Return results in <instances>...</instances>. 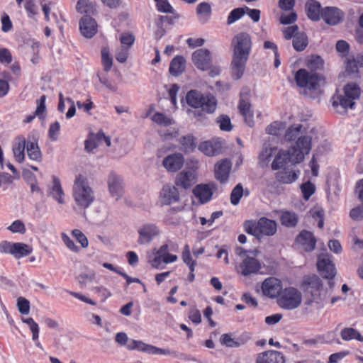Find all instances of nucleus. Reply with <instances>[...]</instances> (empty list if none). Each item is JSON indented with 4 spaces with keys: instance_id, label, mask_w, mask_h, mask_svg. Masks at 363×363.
Here are the masks:
<instances>
[{
    "instance_id": "nucleus-6",
    "label": "nucleus",
    "mask_w": 363,
    "mask_h": 363,
    "mask_svg": "<svg viewBox=\"0 0 363 363\" xmlns=\"http://www.w3.org/2000/svg\"><path fill=\"white\" fill-rule=\"evenodd\" d=\"M244 228L248 234L261 238L263 236L274 235L277 230V224L273 220L262 217L257 221L247 220Z\"/></svg>"
},
{
    "instance_id": "nucleus-60",
    "label": "nucleus",
    "mask_w": 363,
    "mask_h": 363,
    "mask_svg": "<svg viewBox=\"0 0 363 363\" xmlns=\"http://www.w3.org/2000/svg\"><path fill=\"white\" fill-rule=\"evenodd\" d=\"M99 82L105 86L109 91L116 92L118 90L117 84L112 80L108 79L106 76L98 74Z\"/></svg>"
},
{
    "instance_id": "nucleus-20",
    "label": "nucleus",
    "mask_w": 363,
    "mask_h": 363,
    "mask_svg": "<svg viewBox=\"0 0 363 363\" xmlns=\"http://www.w3.org/2000/svg\"><path fill=\"white\" fill-rule=\"evenodd\" d=\"M179 199V193L177 187L171 184L162 186L160 193V201L164 205H169L177 202Z\"/></svg>"
},
{
    "instance_id": "nucleus-51",
    "label": "nucleus",
    "mask_w": 363,
    "mask_h": 363,
    "mask_svg": "<svg viewBox=\"0 0 363 363\" xmlns=\"http://www.w3.org/2000/svg\"><path fill=\"white\" fill-rule=\"evenodd\" d=\"M244 194V190L241 184H237L230 194V203L236 206L239 203L240 199Z\"/></svg>"
},
{
    "instance_id": "nucleus-10",
    "label": "nucleus",
    "mask_w": 363,
    "mask_h": 363,
    "mask_svg": "<svg viewBox=\"0 0 363 363\" xmlns=\"http://www.w3.org/2000/svg\"><path fill=\"white\" fill-rule=\"evenodd\" d=\"M317 268L321 276L329 279L328 284L333 288L334 282L332 279L335 276L336 271L331 256L328 253L320 254L318 257Z\"/></svg>"
},
{
    "instance_id": "nucleus-35",
    "label": "nucleus",
    "mask_w": 363,
    "mask_h": 363,
    "mask_svg": "<svg viewBox=\"0 0 363 363\" xmlns=\"http://www.w3.org/2000/svg\"><path fill=\"white\" fill-rule=\"evenodd\" d=\"M185 60L182 56L175 57L170 62L169 72L174 76H178L185 69Z\"/></svg>"
},
{
    "instance_id": "nucleus-46",
    "label": "nucleus",
    "mask_w": 363,
    "mask_h": 363,
    "mask_svg": "<svg viewBox=\"0 0 363 363\" xmlns=\"http://www.w3.org/2000/svg\"><path fill=\"white\" fill-rule=\"evenodd\" d=\"M182 257L183 262L189 267L191 272H194L196 267V262L192 259L190 247L188 245L184 247Z\"/></svg>"
},
{
    "instance_id": "nucleus-32",
    "label": "nucleus",
    "mask_w": 363,
    "mask_h": 363,
    "mask_svg": "<svg viewBox=\"0 0 363 363\" xmlns=\"http://www.w3.org/2000/svg\"><path fill=\"white\" fill-rule=\"evenodd\" d=\"M277 151L276 147L267 146L263 147L262 150L259 155V160L262 166H267L274 157Z\"/></svg>"
},
{
    "instance_id": "nucleus-4",
    "label": "nucleus",
    "mask_w": 363,
    "mask_h": 363,
    "mask_svg": "<svg viewBox=\"0 0 363 363\" xmlns=\"http://www.w3.org/2000/svg\"><path fill=\"white\" fill-rule=\"evenodd\" d=\"M72 197L77 206L82 209L88 208L95 200L94 191L88 178L83 174L79 173L74 177Z\"/></svg>"
},
{
    "instance_id": "nucleus-1",
    "label": "nucleus",
    "mask_w": 363,
    "mask_h": 363,
    "mask_svg": "<svg viewBox=\"0 0 363 363\" xmlns=\"http://www.w3.org/2000/svg\"><path fill=\"white\" fill-rule=\"evenodd\" d=\"M311 149V138L308 136L300 137L294 145L287 151L279 150L271 163L273 170L283 168L288 162L298 164L301 162L306 155H308Z\"/></svg>"
},
{
    "instance_id": "nucleus-34",
    "label": "nucleus",
    "mask_w": 363,
    "mask_h": 363,
    "mask_svg": "<svg viewBox=\"0 0 363 363\" xmlns=\"http://www.w3.org/2000/svg\"><path fill=\"white\" fill-rule=\"evenodd\" d=\"M182 150L185 153L193 152L196 147V138L191 134H188L182 137L179 140Z\"/></svg>"
},
{
    "instance_id": "nucleus-42",
    "label": "nucleus",
    "mask_w": 363,
    "mask_h": 363,
    "mask_svg": "<svg viewBox=\"0 0 363 363\" xmlns=\"http://www.w3.org/2000/svg\"><path fill=\"white\" fill-rule=\"evenodd\" d=\"M142 352H145L149 354H163V355H170L174 352L167 349H162L157 347L155 346L148 345L144 342Z\"/></svg>"
},
{
    "instance_id": "nucleus-43",
    "label": "nucleus",
    "mask_w": 363,
    "mask_h": 363,
    "mask_svg": "<svg viewBox=\"0 0 363 363\" xmlns=\"http://www.w3.org/2000/svg\"><path fill=\"white\" fill-rule=\"evenodd\" d=\"M308 45V38L304 33H299L294 36L293 47L296 51L303 50Z\"/></svg>"
},
{
    "instance_id": "nucleus-41",
    "label": "nucleus",
    "mask_w": 363,
    "mask_h": 363,
    "mask_svg": "<svg viewBox=\"0 0 363 363\" xmlns=\"http://www.w3.org/2000/svg\"><path fill=\"white\" fill-rule=\"evenodd\" d=\"M299 176V171H285L278 174V179L284 184L294 182Z\"/></svg>"
},
{
    "instance_id": "nucleus-2",
    "label": "nucleus",
    "mask_w": 363,
    "mask_h": 363,
    "mask_svg": "<svg viewBox=\"0 0 363 363\" xmlns=\"http://www.w3.org/2000/svg\"><path fill=\"white\" fill-rule=\"evenodd\" d=\"M233 55L231 62L232 76L235 79H240L245 72L251 48L252 40L247 33H240L232 41Z\"/></svg>"
},
{
    "instance_id": "nucleus-62",
    "label": "nucleus",
    "mask_w": 363,
    "mask_h": 363,
    "mask_svg": "<svg viewBox=\"0 0 363 363\" xmlns=\"http://www.w3.org/2000/svg\"><path fill=\"white\" fill-rule=\"evenodd\" d=\"M61 238L65 245L71 251L74 252L79 251V247L75 245L74 241L66 233H62L61 234Z\"/></svg>"
},
{
    "instance_id": "nucleus-16",
    "label": "nucleus",
    "mask_w": 363,
    "mask_h": 363,
    "mask_svg": "<svg viewBox=\"0 0 363 363\" xmlns=\"http://www.w3.org/2000/svg\"><path fill=\"white\" fill-rule=\"evenodd\" d=\"M184 164V157L182 153L174 152L168 155L162 162V167L169 172L180 170Z\"/></svg>"
},
{
    "instance_id": "nucleus-61",
    "label": "nucleus",
    "mask_w": 363,
    "mask_h": 363,
    "mask_svg": "<svg viewBox=\"0 0 363 363\" xmlns=\"http://www.w3.org/2000/svg\"><path fill=\"white\" fill-rule=\"evenodd\" d=\"M60 130V124L59 122L55 121L50 124L49 130H48V134H49L50 138L52 140L55 141L57 140Z\"/></svg>"
},
{
    "instance_id": "nucleus-53",
    "label": "nucleus",
    "mask_w": 363,
    "mask_h": 363,
    "mask_svg": "<svg viewBox=\"0 0 363 363\" xmlns=\"http://www.w3.org/2000/svg\"><path fill=\"white\" fill-rule=\"evenodd\" d=\"M245 13V10L243 8H237L230 11L228 16L227 23L231 25L240 19Z\"/></svg>"
},
{
    "instance_id": "nucleus-8",
    "label": "nucleus",
    "mask_w": 363,
    "mask_h": 363,
    "mask_svg": "<svg viewBox=\"0 0 363 363\" xmlns=\"http://www.w3.org/2000/svg\"><path fill=\"white\" fill-rule=\"evenodd\" d=\"M294 79L297 86L303 88L306 91L311 93L319 92L320 78L315 72L300 69L296 72Z\"/></svg>"
},
{
    "instance_id": "nucleus-5",
    "label": "nucleus",
    "mask_w": 363,
    "mask_h": 363,
    "mask_svg": "<svg viewBox=\"0 0 363 363\" xmlns=\"http://www.w3.org/2000/svg\"><path fill=\"white\" fill-rule=\"evenodd\" d=\"M362 90L360 86L354 82L348 83L344 86L343 94L335 95L333 97V106L336 111L344 113L347 108H354L355 101L361 96Z\"/></svg>"
},
{
    "instance_id": "nucleus-29",
    "label": "nucleus",
    "mask_w": 363,
    "mask_h": 363,
    "mask_svg": "<svg viewBox=\"0 0 363 363\" xmlns=\"http://www.w3.org/2000/svg\"><path fill=\"white\" fill-rule=\"evenodd\" d=\"M296 241L306 251H312L315 247L316 240L313 233L309 231L303 230L301 232L296 238Z\"/></svg>"
},
{
    "instance_id": "nucleus-30",
    "label": "nucleus",
    "mask_w": 363,
    "mask_h": 363,
    "mask_svg": "<svg viewBox=\"0 0 363 363\" xmlns=\"http://www.w3.org/2000/svg\"><path fill=\"white\" fill-rule=\"evenodd\" d=\"M26 140L23 137H18L13 145V154L16 162L21 163L25 157Z\"/></svg>"
},
{
    "instance_id": "nucleus-38",
    "label": "nucleus",
    "mask_w": 363,
    "mask_h": 363,
    "mask_svg": "<svg viewBox=\"0 0 363 363\" xmlns=\"http://www.w3.org/2000/svg\"><path fill=\"white\" fill-rule=\"evenodd\" d=\"M196 13L199 21L206 23L211 15V7L208 3L202 2L198 4Z\"/></svg>"
},
{
    "instance_id": "nucleus-17",
    "label": "nucleus",
    "mask_w": 363,
    "mask_h": 363,
    "mask_svg": "<svg viewBox=\"0 0 363 363\" xmlns=\"http://www.w3.org/2000/svg\"><path fill=\"white\" fill-rule=\"evenodd\" d=\"M107 182L111 195L116 200L119 199L123 191V182L121 177L114 172H111L108 177Z\"/></svg>"
},
{
    "instance_id": "nucleus-14",
    "label": "nucleus",
    "mask_w": 363,
    "mask_h": 363,
    "mask_svg": "<svg viewBox=\"0 0 363 363\" xmlns=\"http://www.w3.org/2000/svg\"><path fill=\"white\" fill-rule=\"evenodd\" d=\"M303 125L301 124H294L289 127L285 133V140L288 141H291L297 138V140L300 138L299 135L303 133ZM303 135H301L303 137ZM304 136H308L311 138V143L313 142L315 143V140H322L324 138L323 133L318 134L315 130H311L310 132V135H305Z\"/></svg>"
},
{
    "instance_id": "nucleus-9",
    "label": "nucleus",
    "mask_w": 363,
    "mask_h": 363,
    "mask_svg": "<svg viewBox=\"0 0 363 363\" xmlns=\"http://www.w3.org/2000/svg\"><path fill=\"white\" fill-rule=\"evenodd\" d=\"M137 242L140 245H148L160 235V228L153 223H145L137 228Z\"/></svg>"
},
{
    "instance_id": "nucleus-44",
    "label": "nucleus",
    "mask_w": 363,
    "mask_h": 363,
    "mask_svg": "<svg viewBox=\"0 0 363 363\" xmlns=\"http://www.w3.org/2000/svg\"><path fill=\"white\" fill-rule=\"evenodd\" d=\"M46 96L42 95L38 99L36 100V108L35 111V116L43 120L45 118L46 114Z\"/></svg>"
},
{
    "instance_id": "nucleus-27",
    "label": "nucleus",
    "mask_w": 363,
    "mask_h": 363,
    "mask_svg": "<svg viewBox=\"0 0 363 363\" xmlns=\"http://www.w3.org/2000/svg\"><path fill=\"white\" fill-rule=\"evenodd\" d=\"M321 17L330 25H336L342 18V11L336 7H326L322 11Z\"/></svg>"
},
{
    "instance_id": "nucleus-64",
    "label": "nucleus",
    "mask_w": 363,
    "mask_h": 363,
    "mask_svg": "<svg viewBox=\"0 0 363 363\" xmlns=\"http://www.w3.org/2000/svg\"><path fill=\"white\" fill-rule=\"evenodd\" d=\"M24 8L30 18L38 14L37 6L33 0H26Z\"/></svg>"
},
{
    "instance_id": "nucleus-63",
    "label": "nucleus",
    "mask_w": 363,
    "mask_h": 363,
    "mask_svg": "<svg viewBox=\"0 0 363 363\" xmlns=\"http://www.w3.org/2000/svg\"><path fill=\"white\" fill-rule=\"evenodd\" d=\"M1 30L4 33L10 31L13 27L10 17L6 13H4L1 18Z\"/></svg>"
},
{
    "instance_id": "nucleus-48",
    "label": "nucleus",
    "mask_w": 363,
    "mask_h": 363,
    "mask_svg": "<svg viewBox=\"0 0 363 363\" xmlns=\"http://www.w3.org/2000/svg\"><path fill=\"white\" fill-rule=\"evenodd\" d=\"M323 65V61L320 56L311 55L306 60V66L314 72L320 69Z\"/></svg>"
},
{
    "instance_id": "nucleus-55",
    "label": "nucleus",
    "mask_w": 363,
    "mask_h": 363,
    "mask_svg": "<svg viewBox=\"0 0 363 363\" xmlns=\"http://www.w3.org/2000/svg\"><path fill=\"white\" fill-rule=\"evenodd\" d=\"M301 190L303 199L307 201L314 194V192L315 191V186L311 182H307L303 183L301 186Z\"/></svg>"
},
{
    "instance_id": "nucleus-31",
    "label": "nucleus",
    "mask_w": 363,
    "mask_h": 363,
    "mask_svg": "<svg viewBox=\"0 0 363 363\" xmlns=\"http://www.w3.org/2000/svg\"><path fill=\"white\" fill-rule=\"evenodd\" d=\"M308 17L312 21H318L321 16V6L319 2L315 0L308 1L306 4Z\"/></svg>"
},
{
    "instance_id": "nucleus-13",
    "label": "nucleus",
    "mask_w": 363,
    "mask_h": 363,
    "mask_svg": "<svg viewBox=\"0 0 363 363\" xmlns=\"http://www.w3.org/2000/svg\"><path fill=\"white\" fill-rule=\"evenodd\" d=\"M261 289L264 296L270 298H278L284 289L280 279L271 277L263 281Z\"/></svg>"
},
{
    "instance_id": "nucleus-37",
    "label": "nucleus",
    "mask_w": 363,
    "mask_h": 363,
    "mask_svg": "<svg viewBox=\"0 0 363 363\" xmlns=\"http://www.w3.org/2000/svg\"><path fill=\"white\" fill-rule=\"evenodd\" d=\"M340 337L345 341L356 340L363 342V336L353 328H344L340 332Z\"/></svg>"
},
{
    "instance_id": "nucleus-49",
    "label": "nucleus",
    "mask_w": 363,
    "mask_h": 363,
    "mask_svg": "<svg viewBox=\"0 0 363 363\" xmlns=\"http://www.w3.org/2000/svg\"><path fill=\"white\" fill-rule=\"evenodd\" d=\"M285 129V124L280 121H274L266 128V133L272 135H279Z\"/></svg>"
},
{
    "instance_id": "nucleus-47",
    "label": "nucleus",
    "mask_w": 363,
    "mask_h": 363,
    "mask_svg": "<svg viewBox=\"0 0 363 363\" xmlns=\"http://www.w3.org/2000/svg\"><path fill=\"white\" fill-rule=\"evenodd\" d=\"M101 63L105 72H107L111 70L113 65V60L108 48H103L101 49Z\"/></svg>"
},
{
    "instance_id": "nucleus-7",
    "label": "nucleus",
    "mask_w": 363,
    "mask_h": 363,
    "mask_svg": "<svg viewBox=\"0 0 363 363\" xmlns=\"http://www.w3.org/2000/svg\"><path fill=\"white\" fill-rule=\"evenodd\" d=\"M277 303L284 310H295L302 303V294L298 289L294 286L286 287L278 297Z\"/></svg>"
},
{
    "instance_id": "nucleus-23",
    "label": "nucleus",
    "mask_w": 363,
    "mask_h": 363,
    "mask_svg": "<svg viewBox=\"0 0 363 363\" xmlns=\"http://www.w3.org/2000/svg\"><path fill=\"white\" fill-rule=\"evenodd\" d=\"M256 363H286V358L282 352L271 350L259 353Z\"/></svg>"
},
{
    "instance_id": "nucleus-57",
    "label": "nucleus",
    "mask_w": 363,
    "mask_h": 363,
    "mask_svg": "<svg viewBox=\"0 0 363 363\" xmlns=\"http://www.w3.org/2000/svg\"><path fill=\"white\" fill-rule=\"evenodd\" d=\"M100 144L98 143L96 134H91L84 143L85 150L89 152H92Z\"/></svg>"
},
{
    "instance_id": "nucleus-52",
    "label": "nucleus",
    "mask_w": 363,
    "mask_h": 363,
    "mask_svg": "<svg viewBox=\"0 0 363 363\" xmlns=\"http://www.w3.org/2000/svg\"><path fill=\"white\" fill-rule=\"evenodd\" d=\"M220 342L222 345L228 347H240L242 342L233 338L230 334H223L220 337Z\"/></svg>"
},
{
    "instance_id": "nucleus-40",
    "label": "nucleus",
    "mask_w": 363,
    "mask_h": 363,
    "mask_svg": "<svg viewBox=\"0 0 363 363\" xmlns=\"http://www.w3.org/2000/svg\"><path fill=\"white\" fill-rule=\"evenodd\" d=\"M151 119L153 122L161 126H168L174 123V121L171 117L160 112L154 113Z\"/></svg>"
},
{
    "instance_id": "nucleus-11",
    "label": "nucleus",
    "mask_w": 363,
    "mask_h": 363,
    "mask_svg": "<svg viewBox=\"0 0 363 363\" xmlns=\"http://www.w3.org/2000/svg\"><path fill=\"white\" fill-rule=\"evenodd\" d=\"M257 251H250L238 267V272L244 276L257 274L262 269V264L256 258Z\"/></svg>"
},
{
    "instance_id": "nucleus-58",
    "label": "nucleus",
    "mask_w": 363,
    "mask_h": 363,
    "mask_svg": "<svg viewBox=\"0 0 363 363\" xmlns=\"http://www.w3.org/2000/svg\"><path fill=\"white\" fill-rule=\"evenodd\" d=\"M7 229L13 233H21L24 234L26 231L25 225L20 220H16L13 221L11 225H9Z\"/></svg>"
},
{
    "instance_id": "nucleus-25",
    "label": "nucleus",
    "mask_w": 363,
    "mask_h": 363,
    "mask_svg": "<svg viewBox=\"0 0 363 363\" xmlns=\"http://www.w3.org/2000/svg\"><path fill=\"white\" fill-rule=\"evenodd\" d=\"M221 147V142L219 140L213 139L201 143L198 149L206 156L213 157L220 152Z\"/></svg>"
},
{
    "instance_id": "nucleus-36",
    "label": "nucleus",
    "mask_w": 363,
    "mask_h": 363,
    "mask_svg": "<svg viewBox=\"0 0 363 363\" xmlns=\"http://www.w3.org/2000/svg\"><path fill=\"white\" fill-rule=\"evenodd\" d=\"M33 252L30 245L23 242H15L13 256L16 259H20L30 255Z\"/></svg>"
},
{
    "instance_id": "nucleus-50",
    "label": "nucleus",
    "mask_w": 363,
    "mask_h": 363,
    "mask_svg": "<svg viewBox=\"0 0 363 363\" xmlns=\"http://www.w3.org/2000/svg\"><path fill=\"white\" fill-rule=\"evenodd\" d=\"M26 148L28 156L30 160H38L40 158V151L36 143H28L27 144Z\"/></svg>"
},
{
    "instance_id": "nucleus-45",
    "label": "nucleus",
    "mask_w": 363,
    "mask_h": 363,
    "mask_svg": "<svg viewBox=\"0 0 363 363\" xmlns=\"http://www.w3.org/2000/svg\"><path fill=\"white\" fill-rule=\"evenodd\" d=\"M76 9L80 13H91L94 11V4L89 0H79Z\"/></svg>"
},
{
    "instance_id": "nucleus-18",
    "label": "nucleus",
    "mask_w": 363,
    "mask_h": 363,
    "mask_svg": "<svg viewBox=\"0 0 363 363\" xmlns=\"http://www.w3.org/2000/svg\"><path fill=\"white\" fill-rule=\"evenodd\" d=\"M232 169V162L228 159H223L215 164V177L220 183H226Z\"/></svg>"
},
{
    "instance_id": "nucleus-54",
    "label": "nucleus",
    "mask_w": 363,
    "mask_h": 363,
    "mask_svg": "<svg viewBox=\"0 0 363 363\" xmlns=\"http://www.w3.org/2000/svg\"><path fill=\"white\" fill-rule=\"evenodd\" d=\"M216 122L221 130L230 131L233 128L230 118L226 115H221L218 117Z\"/></svg>"
},
{
    "instance_id": "nucleus-21",
    "label": "nucleus",
    "mask_w": 363,
    "mask_h": 363,
    "mask_svg": "<svg viewBox=\"0 0 363 363\" xmlns=\"http://www.w3.org/2000/svg\"><path fill=\"white\" fill-rule=\"evenodd\" d=\"M115 341L121 346H125L128 350H137L142 352L144 342L129 339L127 334L119 332L116 334Z\"/></svg>"
},
{
    "instance_id": "nucleus-59",
    "label": "nucleus",
    "mask_w": 363,
    "mask_h": 363,
    "mask_svg": "<svg viewBox=\"0 0 363 363\" xmlns=\"http://www.w3.org/2000/svg\"><path fill=\"white\" fill-rule=\"evenodd\" d=\"M17 307L21 314L27 315L30 312V302L23 297L17 299Z\"/></svg>"
},
{
    "instance_id": "nucleus-15",
    "label": "nucleus",
    "mask_w": 363,
    "mask_h": 363,
    "mask_svg": "<svg viewBox=\"0 0 363 363\" xmlns=\"http://www.w3.org/2000/svg\"><path fill=\"white\" fill-rule=\"evenodd\" d=\"M301 286L306 293L311 294L313 300H315L322 288V283L317 275L312 274L304 277Z\"/></svg>"
},
{
    "instance_id": "nucleus-12",
    "label": "nucleus",
    "mask_w": 363,
    "mask_h": 363,
    "mask_svg": "<svg viewBox=\"0 0 363 363\" xmlns=\"http://www.w3.org/2000/svg\"><path fill=\"white\" fill-rule=\"evenodd\" d=\"M249 91L242 89L240 93V99L238 106L239 111L243 117L244 121L249 127L255 125V113L251 108V104L248 101L247 96H248Z\"/></svg>"
},
{
    "instance_id": "nucleus-56",
    "label": "nucleus",
    "mask_w": 363,
    "mask_h": 363,
    "mask_svg": "<svg viewBox=\"0 0 363 363\" xmlns=\"http://www.w3.org/2000/svg\"><path fill=\"white\" fill-rule=\"evenodd\" d=\"M72 236L81 245L82 247L86 248L89 245V241L86 236L79 229H74L72 231Z\"/></svg>"
},
{
    "instance_id": "nucleus-28",
    "label": "nucleus",
    "mask_w": 363,
    "mask_h": 363,
    "mask_svg": "<svg viewBox=\"0 0 363 363\" xmlns=\"http://www.w3.org/2000/svg\"><path fill=\"white\" fill-rule=\"evenodd\" d=\"M49 194L60 204L65 203V192L62 189L61 182L56 176H52V183Z\"/></svg>"
},
{
    "instance_id": "nucleus-3",
    "label": "nucleus",
    "mask_w": 363,
    "mask_h": 363,
    "mask_svg": "<svg viewBox=\"0 0 363 363\" xmlns=\"http://www.w3.org/2000/svg\"><path fill=\"white\" fill-rule=\"evenodd\" d=\"M187 104L195 109L201 108V111L188 109V115L197 121L203 122L206 120V113H213L217 107V100L211 94H204L197 90H191L186 95Z\"/></svg>"
},
{
    "instance_id": "nucleus-39",
    "label": "nucleus",
    "mask_w": 363,
    "mask_h": 363,
    "mask_svg": "<svg viewBox=\"0 0 363 363\" xmlns=\"http://www.w3.org/2000/svg\"><path fill=\"white\" fill-rule=\"evenodd\" d=\"M281 223L286 227H294L298 222L297 215L291 211H283L280 216Z\"/></svg>"
},
{
    "instance_id": "nucleus-22",
    "label": "nucleus",
    "mask_w": 363,
    "mask_h": 363,
    "mask_svg": "<svg viewBox=\"0 0 363 363\" xmlns=\"http://www.w3.org/2000/svg\"><path fill=\"white\" fill-rule=\"evenodd\" d=\"M196 172L195 170H184L177 175L175 184L181 188L187 189L196 182Z\"/></svg>"
},
{
    "instance_id": "nucleus-33",
    "label": "nucleus",
    "mask_w": 363,
    "mask_h": 363,
    "mask_svg": "<svg viewBox=\"0 0 363 363\" xmlns=\"http://www.w3.org/2000/svg\"><path fill=\"white\" fill-rule=\"evenodd\" d=\"M167 249V244L162 245L155 252L153 256H148V262L155 269H162L164 267V262L162 261V255Z\"/></svg>"
},
{
    "instance_id": "nucleus-26",
    "label": "nucleus",
    "mask_w": 363,
    "mask_h": 363,
    "mask_svg": "<svg viewBox=\"0 0 363 363\" xmlns=\"http://www.w3.org/2000/svg\"><path fill=\"white\" fill-rule=\"evenodd\" d=\"M79 29L84 37L90 38L96 34L97 25L94 18L89 16H85L80 21Z\"/></svg>"
},
{
    "instance_id": "nucleus-19",
    "label": "nucleus",
    "mask_w": 363,
    "mask_h": 363,
    "mask_svg": "<svg viewBox=\"0 0 363 363\" xmlns=\"http://www.w3.org/2000/svg\"><path fill=\"white\" fill-rule=\"evenodd\" d=\"M192 61L194 65L201 70L210 68L211 61L210 52L206 49H199L192 54Z\"/></svg>"
},
{
    "instance_id": "nucleus-24",
    "label": "nucleus",
    "mask_w": 363,
    "mask_h": 363,
    "mask_svg": "<svg viewBox=\"0 0 363 363\" xmlns=\"http://www.w3.org/2000/svg\"><path fill=\"white\" fill-rule=\"evenodd\" d=\"M216 186L213 184H199L193 190L195 196L204 203L211 199Z\"/></svg>"
}]
</instances>
